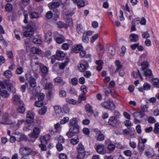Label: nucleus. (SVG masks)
Returning a JSON list of instances; mask_svg holds the SVG:
<instances>
[{
  "label": "nucleus",
  "instance_id": "obj_1",
  "mask_svg": "<svg viewBox=\"0 0 159 159\" xmlns=\"http://www.w3.org/2000/svg\"><path fill=\"white\" fill-rule=\"evenodd\" d=\"M101 105L103 107L111 110H114L116 108L114 104L111 101L104 102H102Z\"/></svg>",
  "mask_w": 159,
  "mask_h": 159
},
{
  "label": "nucleus",
  "instance_id": "obj_2",
  "mask_svg": "<svg viewBox=\"0 0 159 159\" xmlns=\"http://www.w3.org/2000/svg\"><path fill=\"white\" fill-rule=\"evenodd\" d=\"M89 65L87 61L84 60L81 61L78 66V70L80 72H84L89 67Z\"/></svg>",
  "mask_w": 159,
  "mask_h": 159
},
{
  "label": "nucleus",
  "instance_id": "obj_3",
  "mask_svg": "<svg viewBox=\"0 0 159 159\" xmlns=\"http://www.w3.org/2000/svg\"><path fill=\"white\" fill-rule=\"evenodd\" d=\"M95 148L97 152L100 154H104L107 152L106 148L103 144L96 145Z\"/></svg>",
  "mask_w": 159,
  "mask_h": 159
},
{
  "label": "nucleus",
  "instance_id": "obj_4",
  "mask_svg": "<svg viewBox=\"0 0 159 159\" xmlns=\"http://www.w3.org/2000/svg\"><path fill=\"white\" fill-rule=\"evenodd\" d=\"M32 25H29L27 26L26 30L24 33L23 35L26 37L32 36L34 33V29Z\"/></svg>",
  "mask_w": 159,
  "mask_h": 159
},
{
  "label": "nucleus",
  "instance_id": "obj_5",
  "mask_svg": "<svg viewBox=\"0 0 159 159\" xmlns=\"http://www.w3.org/2000/svg\"><path fill=\"white\" fill-rule=\"evenodd\" d=\"M36 64L39 66L40 70L42 73V76L45 77L48 72V68L39 62H36Z\"/></svg>",
  "mask_w": 159,
  "mask_h": 159
},
{
  "label": "nucleus",
  "instance_id": "obj_6",
  "mask_svg": "<svg viewBox=\"0 0 159 159\" xmlns=\"http://www.w3.org/2000/svg\"><path fill=\"white\" fill-rule=\"evenodd\" d=\"M40 132V130L38 127H36L33 129L32 133L30 134L29 135L31 139H34V141L35 139H37L38 137Z\"/></svg>",
  "mask_w": 159,
  "mask_h": 159
},
{
  "label": "nucleus",
  "instance_id": "obj_7",
  "mask_svg": "<svg viewBox=\"0 0 159 159\" xmlns=\"http://www.w3.org/2000/svg\"><path fill=\"white\" fill-rule=\"evenodd\" d=\"M26 80H28L30 85L32 88H34L36 86L35 80L30 75L26 74L25 75Z\"/></svg>",
  "mask_w": 159,
  "mask_h": 159
},
{
  "label": "nucleus",
  "instance_id": "obj_8",
  "mask_svg": "<svg viewBox=\"0 0 159 159\" xmlns=\"http://www.w3.org/2000/svg\"><path fill=\"white\" fill-rule=\"evenodd\" d=\"M20 96L14 94L13 96V103L16 105H18L20 104H22L23 102L20 100Z\"/></svg>",
  "mask_w": 159,
  "mask_h": 159
},
{
  "label": "nucleus",
  "instance_id": "obj_9",
  "mask_svg": "<svg viewBox=\"0 0 159 159\" xmlns=\"http://www.w3.org/2000/svg\"><path fill=\"white\" fill-rule=\"evenodd\" d=\"M62 3L61 0H60L59 2H52L48 4V7L50 10L56 9L59 7L60 3Z\"/></svg>",
  "mask_w": 159,
  "mask_h": 159
},
{
  "label": "nucleus",
  "instance_id": "obj_10",
  "mask_svg": "<svg viewBox=\"0 0 159 159\" xmlns=\"http://www.w3.org/2000/svg\"><path fill=\"white\" fill-rule=\"evenodd\" d=\"M118 120L117 118L114 116H111L108 121L109 125L112 126H115L117 124Z\"/></svg>",
  "mask_w": 159,
  "mask_h": 159
},
{
  "label": "nucleus",
  "instance_id": "obj_11",
  "mask_svg": "<svg viewBox=\"0 0 159 159\" xmlns=\"http://www.w3.org/2000/svg\"><path fill=\"white\" fill-rule=\"evenodd\" d=\"M44 87V89H45L48 90V96H51L52 95L51 92L53 88V86L52 84L51 83L48 82Z\"/></svg>",
  "mask_w": 159,
  "mask_h": 159
},
{
  "label": "nucleus",
  "instance_id": "obj_12",
  "mask_svg": "<svg viewBox=\"0 0 159 159\" xmlns=\"http://www.w3.org/2000/svg\"><path fill=\"white\" fill-rule=\"evenodd\" d=\"M34 114L31 111H29L27 112V121L31 123L33 121Z\"/></svg>",
  "mask_w": 159,
  "mask_h": 159
},
{
  "label": "nucleus",
  "instance_id": "obj_13",
  "mask_svg": "<svg viewBox=\"0 0 159 159\" xmlns=\"http://www.w3.org/2000/svg\"><path fill=\"white\" fill-rule=\"evenodd\" d=\"M9 115L8 113H6L2 118V121L1 123L2 124H10L11 122L9 121L8 118Z\"/></svg>",
  "mask_w": 159,
  "mask_h": 159
},
{
  "label": "nucleus",
  "instance_id": "obj_14",
  "mask_svg": "<svg viewBox=\"0 0 159 159\" xmlns=\"http://www.w3.org/2000/svg\"><path fill=\"white\" fill-rule=\"evenodd\" d=\"M52 33L50 31L48 32L45 34L44 40L48 43H50L52 40Z\"/></svg>",
  "mask_w": 159,
  "mask_h": 159
},
{
  "label": "nucleus",
  "instance_id": "obj_15",
  "mask_svg": "<svg viewBox=\"0 0 159 159\" xmlns=\"http://www.w3.org/2000/svg\"><path fill=\"white\" fill-rule=\"evenodd\" d=\"M50 139V136L49 135L46 134L40 138V140L42 143L47 144V142Z\"/></svg>",
  "mask_w": 159,
  "mask_h": 159
},
{
  "label": "nucleus",
  "instance_id": "obj_16",
  "mask_svg": "<svg viewBox=\"0 0 159 159\" xmlns=\"http://www.w3.org/2000/svg\"><path fill=\"white\" fill-rule=\"evenodd\" d=\"M65 55L66 54L62 51L57 50L56 52V56L58 60L61 59V58L64 57Z\"/></svg>",
  "mask_w": 159,
  "mask_h": 159
},
{
  "label": "nucleus",
  "instance_id": "obj_17",
  "mask_svg": "<svg viewBox=\"0 0 159 159\" xmlns=\"http://www.w3.org/2000/svg\"><path fill=\"white\" fill-rule=\"evenodd\" d=\"M139 36L138 34H131L129 36L130 41L136 42L139 40Z\"/></svg>",
  "mask_w": 159,
  "mask_h": 159
},
{
  "label": "nucleus",
  "instance_id": "obj_18",
  "mask_svg": "<svg viewBox=\"0 0 159 159\" xmlns=\"http://www.w3.org/2000/svg\"><path fill=\"white\" fill-rule=\"evenodd\" d=\"M74 3L76 4L78 7L80 8L84 7L85 5L84 2L82 0H80L78 1V0H72Z\"/></svg>",
  "mask_w": 159,
  "mask_h": 159
},
{
  "label": "nucleus",
  "instance_id": "obj_19",
  "mask_svg": "<svg viewBox=\"0 0 159 159\" xmlns=\"http://www.w3.org/2000/svg\"><path fill=\"white\" fill-rule=\"evenodd\" d=\"M82 49H83V48L82 46L81 45H76L73 47V51L75 53L79 52Z\"/></svg>",
  "mask_w": 159,
  "mask_h": 159
},
{
  "label": "nucleus",
  "instance_id": "obj_20",
  "mask_svg": "<svg viewBox=\"0 0 159 159\" xmlns=\"http://www.w3.org/2000/svg\"><path fill=\"white\" fill-rule=\"evenodd\" d=\"M54 81L60 84L61 85H64L66 84L65 81L63 80L60 77H57L54 80Z\"/></svg>",
  "mask_w": 159,
  "mask_h": 159
},
{
  "label": "nucleus",
  "instance_id": "obj_21",
  "mask_svg": "<svg viewBox=\"0 0 159 159\" xmlns=\"http://www.w3.org/2000/svg\"><path fill=\"white\" fill-rule=\"evenodd\" d=\"M19 107L17 109V111L20 113H23L25 112V109L24 107V103H22V104H20L19 105Z\"/></svg>",
  "mask_w": 159,
  "mask_h": 159
},
{
  "label": "nucleus",
  "instance_id": "obj_22",
  "mask_svg": "<svg viewBox=\"0 0 159 159\" xmlns=\"http://www.w3.org/2000/svg\"><path fill=\"white\" fill-rule=\"evenodd\" d=\"M115 63L116 66V69L115 72V73H116L119 70L121 69L122 67V65L121 64L120 61L118 60H116L115 61Z\"/></svg>",
  "mask_w": 159,
  "mask_h": 159
},
{
  "label": "nucleus",
  "instance_id": "obj_23",
  "mask_svg": "<svg viewBox=\"0 0 159 159\" xmlns=\"http://www.w3.org/2000/svg\"><path fill=\"white\" fill-rule=\"evenodd\" d=\"M77 120L75 118L71 119L69 121V124L70 125L73 126H78L77 125Z\"/></svg>",
  "mask_w": 159,
  "mask_h": 159
},
{
  "label": "nucleus",
  "instance_id": "obj_24",
  "mask_svg": "<svg viewBox=\"0 0 159 159\" xmlns=\"http://www.w3.org/2000/svg\"><path fill=\"white\" fill-rule=\"evenodd\" d=\"M78 152H85L84 146L81 143H80L77 147Z\"/></svg>",
  "mask_w": 159,
  "mask_h": 159
},
{
  "label": "nucleus",
  "instance_id": "obj_25",
  "mask_svg": "<svg viewBox=\"0 0 159 159\" xmlns=\"http://www.w3.org/2000/svg\"><path fill=\"white\" fill-rule=\"evenodd\" d=\"M144 147L145 145L144 144L139 142L138 145V149L140 155L142 154L144 150Z\"/></svg>",
  "mask_w": 159,
  "mask_h": 159
},
{
  "label": "nucleus",
  "instance_id": "obj_26",
  "mask_svg": "<svg viewBox=\"0 0 159 159\" xmlns=\"http://www.w3.org/2000/svg\"><path fill=\"white\" fill-rule=\"evenodd\" d=\"M69 61V59L68 58H66L64 62L60 64L59 65V68L60 69H64L66 66Z\"/></svg>",
  "mask_w": 159,
  "mask_h": 159
},
{
  "label": "nucleus",
  "instance_id": "obj_27",
  "mask_svg": "<svg viewBox=\"0 0 159 159\" xmlns=\"http://www.w3.org/2000/svg\"><path fill=\"white\" fill-rule=\"evenodd\" d=\"M30 17L31 19H38L39 17V14L35 12H33L30 13Z\"/></svg>",
  "mask_w": 159,
  "mask_h": 159
},
{
  "label": "nucleus",
  "instance_id": "obj_28",
  "mask_svg": "<svg viewBox=\"0 0 159 159\" xmlns=\"http://www.w3.org/2000/svg\"><path fill=\"white\" fill-rule=\"evenodd\" d=\"M68 43H64L62 45V48L65 50H67L69 48V45H70L71 44V41L70 40H68Z\"/></svg>",
  "mask_w": 159,
  "mask_h": 159
},
{
  "label": "nucleus",
  "instance_id": "obj_29",
  "mask_svg": "<svg viewBox=\"0 0 159 159\" xmlns=\"http://www.w3.org/2000/svg\"><path fill=\"white\" fill-rule=\"evenodd\" d=\"M13 8L12 5L9 3H7L5 6V9L7 12H10L12 11Z\"/></svg>",
  "mask_w": 159,
  "mask_h": 159
},
{
  "label": "nucleus",
  "instance_id": "obj_30",
  "mask_svg": "<svg viewBox=\"0 0 159 159\" xmlns=\"http://www.w3.org/2000/svg\"><path fill=\"white\" fill-rule=\"evenodd\" d=\"M54 127L56 131H53V130H52L51 131V134H55V133H57L58 132V131L60 128V125L59 123H58L54 125Z\"/></svg>",
  "mask_w": 159,
  "mask_h": 159
},
{
  "label": "nucleus",
  "instance_id": "obj_31",
  "mask_svg": "<svg viewBox=\"0 0 159 159\" xmlns=\"http://www.w3.org/2000/svg\"><path fill=\"white\" fill-rule=\"evenodd\" d=\"M31 52L34 54H40L41 53V51L38 48L34 47L31 49Z\"/></svg>",
  "mask_w": 159,
  "mask_h": 159
},
{
  "label": "nucleus",
  "instance_id": "obj_32",
  "mask_svg": "<svg viewBox=\"0 0 159 159\" xmlns=\"http://www.w3.org/2000/svg\"><path fill=\"white\" fill-rule=\"evenodd\" d=\"M79 126H73V127L70 128V129L71 130V131L73 133H74V134H76L79 132Z\"/></svg>",
  "mask_w": 159,
  "mask_h": 159
},
{
  "label": "nucleus",
  "instance_id": "obj_33",
  "mask_svg": "<svg viewBox=\"0 0 159 159\" xmlns=\"http://www.w3.org/2000/svg\"><path fill=\"white\" fill-rule=\"evenodd\" d=\"M86 110L89 113H93V111L92 110V107L89 104H87L85 106Z\"/></svg>",
  "mask_w": 159,
  "mask_h": 159
},
{
  "label": "nucleus",
  "instance_id": "obj_34",
  "mask_svg": "<svg viewBox=\"0 0 159 159\" xmlns=\"http://www.w3.org/2000/svg\"><path fill=\"white\" fill-rule=\"evenodd\" d=\"M77 32L80 34L83 32V28L81 24H78L77 26Z\"/></svg>",
  "mask_w": 159,
  "mask_h": 159
},
{
  "label": "nucleus",
  "instance_id": "obj_35",
  "mask_svg": "<svg viewBox=\"0 0 159 159\" xmlns=\"http://www.w3.org/2000/svg\"><path fill=\"white\" fill-rule=\"evenodd\" d=\"M1 96L4 98H5L9 96V94L6 91L3 90L2 92H1Z\"/></svg>",
  "mask_w": 159,
  "mask_h": 159
},
{
  "label": "nucleus",
  "instance_id": "obj_36",
  "mask_svg": "<svg viewBox=\"0 0 159 159\" xmlns=\"http://www.w3.org/2000/svg\"><path fill=\"white\" fill-rule=\"evenodd\" d=\"M5 76L7 78H9L12 76V74L11 71L9 70H7L5 71L4 73Z\"/></svg>",
  "mask_w": 159,
  "mask_h": 159
},
{
  "label": "nucleus",
  "instance_id": "obj_37",
  "mask_svg": "<svg viewBox=\"0 0 159 159\" xmlns=\"http://www.w3.org/2000/svg\"><path fill=\"white\" fill-rule=\"evenodd\" d=\"M64 40V38L63 36L57 37L55 39L56 42L59 44H61L63 42Z\"/></svg>",
  "mask_w": 159,
  "mask_h": 159
},
{
  "label": "nucleus",
  "instance_id": "obj_38",
  "mask_svg": "<svg viewBox=\"0 0 159 159\" xmlns=\"http://www.w3.org/2000/svg\"><path fill=\"white\" fill-rule=\"evenodd\" d=\"M152 84L155 87L159 88V80L158 79H154L152 80Z\"/></svg>",
  "mask_w": 159,
  "mask_h": 159
},
{
  "label": "nucleus",
  "instance_id": "obj_39",
  "mask_svg": "<svg viewBox=\"0 0 159 159\" xmlns=\"http://www.w3.org/2000/svg\"><path fill=\"white\" fill-rule=\"evenodd\" d=\"M148 63L147 61H144L142 62L141 64L142 68V70H144L146 69L147 68L148 66Z\"/></svg>",
  "mask_w": 159,
  "mask_h": 159
},
{
  "label": "nucleus",
  "instance_id": "obj_40",
  "mask_svg": "<svg viewBox=\"0 0 159 159\" xmlns=\"http://www.w3.org/2000/svg\"><path fill=\"white\" fill-rule=\"evenodd\" d=\"M98 136L97 138V140L99 141H102L104 139V137L103 134H101L100 131L97 132Z\"/></svg>",
  "mask_w": 159,
  "mask_h": 159
},
{
  "label": "nucleus",
  "instance_id": "obj_41",
  "mask_svg": "<svg viewBox=\"0 0 159 159\" xmlns=\"http://www.w3.org/2000/svg\"><path fill=\"white\" fill-rule=\"evenodd\" d=\"M107 148L109 150L112 152L115 149V146L112 143H110L108 145Z\"/></svg>",
  "mask_w": 159,
  "mask_h": 159
},
{
  "label": "nucleus",
  "instance_id": "obj_42",
  "mask_svg": "<svg viewBox=\"0 0 159 159\" xmlns=\"http://www.w3.org/2000/svg\"><path fill=\"white\" fill-rule=\"evenodd\" d=\"M82 41L85 43H88L89 41L88 36L84 33L83 34Z\"/></svg>",
  "mask_w": 159,
  "mask_h": 159
},
{
  "label": "nucleus",
  "instance_id": "obj_43",
  "mask_svg": "<svg viewBox=\"0 0 159 159\" xmlns=\"http://www.w3.org/2000/svg\"><path fill=\"white\" fill-rule=\"evenodd\" d=\"M79 142V139L78 137H75L74 138H72L70 140V143L73 145L76 144Z\"/></svg>",
  "mask_w": 159,
  "mask_h": 159
},
{
  "label": "nucleus",
  "instance_id": "obj_44",
  "mask_svg": "<svg viewBox=\"0 0 159 159\" xmlns=\"http://www.w3.org/2000/svg\"><path fill=\"white\" fill-rule=\"evenodd\" d=\"M84 94H81L79 97L78 102L80 103L82 101H85L86 99V97L84 96Z\"/></svg>",
  "mask_w": 159,
  "mask_h": 159
},
{
  "label": "nucleus",
  "instance_id": "obj_45",
  "mask_svg": "<svg viewBox=\"0 0 159 159\" xmlns=\"http://www.w3.org/2000/svg\"><path fill=\"white\" fill-rule=\"evenodd\" d=\"M45 95L43 93H39L38 95V99L39 101H43L44 99Z\"/></svg>",
  "mask_w": 159,
  "mask_h": 159
},
{
  "label": "nucleus",
  "instance_id": "obj_46",
  "mask_svg": "<svg viewBox=\"0 0 159 159\" xmlns=\"http://www.w3.org/2000/svg\"><path fill=\"white\" fill-rule=\"evenodd\" d=\"M154 132L156 134H159V123L155 124Z\"/></svg>",
  "mask_w": 159,
  "mask_h": 159
},
{
  "label": "nucleus",
  "instance_id": "obj_47",
  "mask_svg": "<svg viewBox=\"0 0 159 159\" xmlns=\"http://www.w3.org/2000/svg\"><path fill=\"white\" fill-rule=\"evenodd\" d=\"M20 137L18 139L17 138V141H26L27 140V138L26 136L23 135H20Z\"/></svg>",
  "mask_w": 159,
  "mask_h": 159
},
{
  "label": "nucleus",
  "instance_id": "obj_48",
  "mask_svg": "<svg viewBox=\"0 0 159 159\" xmlns=\"http://www.w3.org/2000/svg\"><path fill=\"white\" fill-rule=\"evenodd\" d=\"M16 73L18 75H20L23 72V69L22 67L18 66L16 70Z\"/></svg>",
  "mask_w": 159,
  "mask_h": 159
},
{
  "label": "nucleus",
  "instance_id": "obj_49",
  "mask_svg": "<svg viewBox=\"0 0 159 159\" xmlns=\"http://www.w3.org/2000/svg\"><path fill=\"white\" fill-rule=\"evenodd\" d=\"M66 101L68 103L73 105H75L76 103V101L73 99L66 98Z\"/></svg>",
  "mask_w": 159,
  "mask_h": 159
},
{
  "label": "nucleus",
  "instance_id": "obj_50",
  "mask_svg": "<svg viewBox=\"0 0 159 159\" xmlns=\"http://www.w3.org/2000/svg\"><path fill=\"white\" fill-rule=\"evenodd\" d=\"M47 111V107H43L41 108L39 111V113L40 115H44Z\"/></svg>",
  "mask_w": 159,
  "mask_h": 159
},
{
  "label": "nucleus",
  "instance_id": "obj_51",
  "mask_svg": "<svg viewBox=\"0 0 159 159\" xmlns=\"http://www.w3.org/2000/svg\"><path fill=\"white\" fill-rule=\"evenodd\" d=\"M32 42L35 44H40L41 43L42 41L40 39L35 38L33 39Z\"/></svg>",
  "mask_w": 159,
  "mask_h": 159
},
{
  "label": "nucleus",
  "instance_id": "obj_52",
  "mask_svg": "<svg viewBox=\"0 0 159 159\" xmlns=\"http://www.w3.org/2000/svg\"><path fill=\"white\" fill-rule=\"evenodd\" d=\"M123 153L125 156L128 157H131L132 154L131 151L129 150L124 151Z\"/></svg>",
  "mask_w": 159,
  "mask_h": 159
},
{
  "label": "nucleus",
  "instance_id": "obj_53",
  "mask_svg": "<svg viewBox=\"0 0 159 159\" xmlns=\"http://www.w3.org/2000/svg\"><path fill=\"white\" fill-rule=\"evenodd\" d=\"M43 104V101H37L35 103V106L37 107H41Z\"/></svg>",
  "mask_w": 159,
  "mask_h": 159
},
{
  "label": "nucleus",
  "instance_id": "obj_54",
  "mask_svg": "<svg viewBox=\"0 0 159 159\" xmlns=\"http://www.w3.org/2000/svg\"><path fill=\"white\" fill-rule=\"evenodd\" d=\"M47 83V79L45 78V77L43 76L40 81L41 84L44 87Z\"/></svg>",
  "mask_w": 159,
  "mask_h": 159
},
{
  "label": "nucleus",
  "instance_id": "obj_55",
  "mask_svg": "<svg viewBox=\"0 0 159 159\" xmlns=\"http://www.w3.org/2000/svg\"><path fill=\"white\" fill-rule=\"evenodd\" d=\"M54 15L56 19L58 18L59 17L60 12L57 9H54L53 10Z\"/></svg>",
  "mask_w": 159,
  "mask_h": 159
},
{
  "label": "nucleus",
  "instance_id": "obj_56",
  "mask_svg": "<svg viewBox=\"0 0 159 159\" xmlns=\"http://www.w3.org/2000/svg\"><path fill=\"white\" fill-rule=\"evenodd\" d=\"M26 147H25L20 148V152L21 154L26 155H27L26 153Z\"/></svg>",
  "mask_w": 159,
  "mask_h": 159
},
{
  "label": "nucleus",
  "instance_id": "obj_57",
  "mask_svg": "<svg viewBox=\"0 0 159 159\" xmlns=\"http://www.w3.org/2000/svg\"><path fill=\"white\" fill-rule=\"evenodd\" d=\"M142 37L143 38L147 39L150 37V35L147 32H142Z\"/></svg>",
  "mask_w": 159,
  "mask_h": 159
},
{
  "label": "nucleus",
  "instance_id": "obj_58",
  "mask_svg": "<svg viewBox=\"0 0 159 159\" xmlns=\"http://www.w3.org/2000/svg\"><path fill=\"white\" fill-rule=\"evenodd\" d=\"M85 152H78L77 156L78 159H82L84 157Z\"/></svg>",
  "mask_w": 159,
  "mask_h": 159
},
{
  "label": "nucleus",
  "instance_id": "obj_59",
  "mask_svg": "<svg viewBox=\"0 0 159 159\" xmlns=\"http://www.w3.org/2000/svg\"><path fill=\"white\" fill-rule=\"evenodd\" d=\"M53 16V13L51 11H48L46 14V17L47 19H50L52 18Z\"/></svg>",
  "mask_w": 159,
  "mask_h": 159
},
{
  "label": "nucleus",
  "instance_id": "obj_60",
  "mask_svg": "<svg viewBox=\"0 0 159 159\" xmlns=\"http://www.w3.org/2000/svg\"><path fill=\"white\" fill-rule=\"evenodd\" d=\"M143 87L145 90H148L150 89L151 86L149 84L145 83L143 85Z\"/></svg>",
  "mask_w": 159,
  "mask_h": 159
},
{
  "label": "nucleus",
  "instance_id": "obj_61",
  "mask_svg": "<svg viewBox=\"0 0 159 159\" xmlns=\"http://www.w3.org/2000/svg\"><path fill=\"white\" fill-rule=\"evenodd\" d=\"M91 75V73L89 71H86L84 73V75L87 78H89Z\"/></svg>",
  "mask_w": 159,
  "mask_h": 159
},
{
  "label": "nucleus",
  "instance_id": "obj_62",
  "mask_svg": "<svg viewBox=\"0 0 159 159\" xmlns=\"http://www.w3.org/2000/svg\"><path fill=\"white\" fill-rule=\"evenodd\" d=\"M71 83L73 85H76L78 82V79L76 78L71 79Z\"/></svg>",
  "mask_w": 159,
  "mask_h": 159
},
{
  "label": "nucleus",
  "instance_id": "obj_63",
  "mask_svg": "<svg viewBox=\"0 0 159 159\" xmlns=\"http://www.w3.org/2000/svg\"><path fill=\"white\" fill-rule=\"evenodd\" d=\"M108 51L109 53L112 55H113L115 54V49L113 48L112 47H110L109 48Z\"/></svg>",
  "mask_w": 159,
  "mask_h": 159
},
{
  "label": "nucleus",
  "instance_id": "obj_64",
  "mask_svg": "<svg viewBox=\"0 0 159 159\" xmlns=\"http://www.w3.org/2000/svg\"><path fill=\"white\" fill-rule=\"evenodd\" d=\"M54 109L56 113H59L61 111V108L59 106H56L54 107Z\"/></svg>",
  "mask_w": 159,
  "mask_h": 159
}]
</instances>
